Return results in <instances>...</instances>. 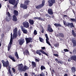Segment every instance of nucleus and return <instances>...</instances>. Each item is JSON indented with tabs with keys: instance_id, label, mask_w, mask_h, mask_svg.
I'll return each mask as SVG.
<instances>
[{
	"instance_id": "1",
	"label": "nucleus",
	"mask_w": 76,
	"mask_h": 76,
	"mask_svg": "<svg viewBox=\"0 0 76 76\" xmlns=\"http://www.w3.org/2000/svg\"><path fill=\"white\" fill-rule=\"evenodd\" d=\"M40 52H41V53H42V54H45V55H46V56H48V55L47 54V53H46L44 51L42 50H38L36 51V53L37 54H39V56H41V53Z\"/></svg>"
},
{
	"instance_id": "2",
	"label": "nucleus",
	"mask_w": 76,
	"mask_h": 76,
	"mask_svg": "<svg viewBox=\"0 0 76 76\" xmlns=\"http://www.w3.org/2000/svg\"><path fill=\"white\" fill-rule=\"evenodd\" d=\"M12 33H11V39L10 40V42L8 46V50L9 51L10 50L11 47H12Z\"/></svg>"
},
{
	"instance_id": "3",
	"label": "nucleus",
	"mask_w": 76,
	"mask_h": 76,
	"mask_svg": "<svg viewBox=\"0 0 76 76\" xmlns=\"http://www.w3.org/2000/svg\"><path fill=\"white\" fill-rule=\"evenodd\" d=\"M2 63L3 66L4 67H7L9 65V63L8 61H7L6 62H4V60L2 61Z\"/></svg>"
},
{
	"instance_id": "4",
	"label": "nucleus",
	"mask_w": 76,
	"mask_h": 76,
	"mask_svg": "<svg viewBox=\"0 0 76 76\" xmlns=\"http://www.w3.org/2000/svg\"><path fill=\"white\" fill-rule=\"evenodd\" d=\"M45 4V1L43 0L42 1V3L41 4H40L36 7V9H39V8H41L42 7H43Z\"/></svg>"
},
{
	"instance_id": "5",
	"label": "nucleus",
	"mask_w": 76,
	"mask_h": 76,
	"mask_svg": "<svg viewBox=\"0 0 76 76\" xmlns=\"http://www.w3.org/2000/svg\"><path fill=\"white\" fill-rule=\"evenodd\" d=\"M55 2H56V1L55 0H50L48 1L49 3V6L50 7L52 6L53 4L55 3Z\"/></svg>"
},
{
	"instance_id": "6",
	"label": "nucleus",
	"mask_w": 76,
	"mask_h": 76,
	"mask_svg": "<svg viewBox=\"0 0 76 76\" xmlns=\"http://www.w3.org/2000/svg\"><path fill=\"white\" fill-rule=\"evenodd\" d=\"M17 28H15L14 30L13 35V38H16L17 37Z\"/></svg>"
},
{
	"instance_id": "7",
	"label": "nucleus",
	"mask_w": 76,
	"mask_h": 76,
	"mask_svg": "<svg viewBox=\"0 0 76 76\" xmlns=\"http://www.w3.org/2000/svg\"><path fill=\"white\" fill-rule=\"evenodd\" d=\"M23 26L25 28H29V23L28 21L24 22L23 23Z\"/></svg>"
},
{
	"instance_id": "8",
	"label": "nucleus",
	"mask_w": 76,
	"mask_h": 76,
	"mask_svg": "<svg viewBox=\"0 0 76 76\" xmlns=\"http://www.w3.org/2000/svg\"><path fill=\"white\" fill-rule=\"evenodd\" d=\"M19 44L20 45H22V44L25 42V40L23 38H21L19 40Z\"/></svg>"
},
{
	"instance_id": "9",
	"label": "nucleus",
	"mask_w": 76,
	"mask_h": 76,
	"mask_svg": "<svg viewBox=\"0 0 76 76\" xmlns=\"http://www.w3.org/2000/svg\"><path fill=\"white\" fill-rule=\"evenodd\" d=\"M5 1H7L8 0H4ZM10 4L14 5L16 2V0H8Z\"/></svg>"
},
{
	"instance_id": "10",
	"label": "nucleus",
	"mask_w": 76,
	"mask_h": 76,
	"mask_svg": "<svg viewBox=\"0 0 76 76\" xmlns=\"http://www.w3.org/2000/svg\"><path fill=\"white\" fill-rule=\"evenodd\" d=\"M26 42L27 44L29 43V42H32V39L31 38H26Z\"/></svg>"
},
{
	"instance_id": "11",
	"label": "nucleus",
	"mask_w": 76,
	"mask_h": 76,
	"mask_svg": "<svg viewBox=\"0 0 76 76\" xmlns=\"http://www.w3.org/2000/svg\"><path fill=\"white\" fill-rule=\"evenodd\" d=\"M18 66L19 69H20V70L22 72L23 69V64H19Z\"/></svg>"
},
{
	"instance_id": "12",
	"label": "nucleus",
	"mask_w": 76,
	"mask_h": 76,
	"mask_svg": "<svg viewBox=\"0 0 76 76\" xmlns=\"http://www.w3.org/2000/svg\"><path fill=\"white\" fill-rule=\"evenodd\" d=\"M48 31L49 32H53V30L52 28H51V25H48Z\"/></svg>"
},
{
	"instance_id": "13",
	"label": "nucleus",
	"mask_w": 76,
	"mask_h": 76,
	"mask_svg": "<svg viewBox=\"0 0 76 76\" xmlns=\"http://www.w3.org/2000/svg\"><path fill=\"white\" fill-rule=\"evenodd\" d=\"M20 7H22L24 9H27L28 7L26 5H25V4H21L20 5Z\"/></svg>"
},
{
	"instance_id": "14",
	"label": "nucleus",
	"mask_w": 76,
	"mask_h": 76,
	"mask_svg": "<svg viewBox=\"0 0 76 76\" xmlns=\"http://www.w3.org/2000/svg\"><path fill=\"white\" fill-rule=\"evenodd\" d=\"M68 26L70 27V28L74 27V26H73V24L72 23H69L68 24Z\"/></svg>"
},
{
	"instance_id": "15",
	"label": "nucleus",
	"mask_w": 76,
	"mask_h": 76,
	"mask_svg": "<svg viewBox=\"0 0 76 76\" xmlns=\"http://www.w3.org/2000/svg\"><path fill=\"white\" fill-rule=\"evenodd\" d=\"M9 58H10L11 60H12L14 62H15L16 61V60H15V58L14 57H12V56L11 55H9L8 56Z\"/></svg>"
},
{
	"instance_id": "16",
	"label": "nucleus",
	"mask_w": 76,
	"mask_h": 76,
	"mask_svg": "<svg viewBox=\"0 0 76 76\" xmlns=\"http://www.w3.org/2000/svg\"><path fill=\"white\" fill-rule=\"evenodd\" d=\"M21 29L22 30V31L23 32V33H24V34H26L27 33H28V31H27V30H26L25 28H22Z\"/></svg>"
},
{
	"instance_id": "17",
	"label": "nucleus",
	"mask_w": 76,
	"mask_h": 76,
	"mask_svg": "<svg viewBox=\"0 0 76 76\" xmlns=\"http://www.w3.org/2000/svg\"><path fill=\"white\" fill-rule=\"evenodd\" d=\"M71 59L72 60H74L75 61H76V56H72L71 57Z\"/></svg>"
},
{
	"instance_id": "18",
	"label": "nucleus",
	"mask_w": 76,
	"mask_h": 76,
	"mask_svg": "<svg viewBox=\"0 0 76 76\" xmlns=\"http://www.w3.org/2000/svg\"><path fill=\"white\" fill-rule=\"evenodd\" d=\"M28 69H29V67L26 66H24V68H23L22 72L23 71L25 72L26 70H28Z\"/></svg>"
},
{
	"instance_id": "19",
	"label": "nucleus",
	"mask_w": 76,
	"mask_h": 76,
	"mask_svg": "<svg viewBox=\"0 0 76 76\" xmlns=\"http://www.w3.org/2000/svg\"><path fill=\"white\" fill-rule=\"evenodd\" d=\"M48 13L50 15H53V11L51 9H49L48 10Z\"/></svg>"
},
{
	"instance_id": "20",
	"label": "nucleus",
	"mask_w": 76,
	"mask_h": 76,
	"mask_svg": "<svg viewBox=\"0 0 76 76\" xmlns=\"http://www.w3.org/2000/svg\"><path fill=\"white\" fill-rule=\"evenodd\" d=\"M12 18V20L13 21H14L15 22L17 21V18L16 17V16H15V15H14L13 16Z\"/></svg>"
},
{
	"instance_id": "21",
	"label": "nucleus",
	"mask_w": 76,
	"mask_h": 76,
	"mask_svg": "<svg viewBox=\"0 0 76 76\" xmlns=\"http://www.w3.org/2000/svg\"><path fill=\"white\" fill-rule=\"evenodd\" d=\"M29 22L31 25H33L34 23V20L31 19H30L29 21Z\"/></svg>"
},
{
	"instance_id": "22",
	"label": "nucleus",
	"mask_w": 76,
	"mask_h": 76,
	"mask_svg": "<svg viewBox=\"0 0 76 76\" xmlns=\"http://www.w3.org/2000/svg\"><path fill=\"white\" fill-rule=\"evenodd\" d=\"M14 15H16V16H18V11L16 10H14Z\"/></svg>"
},
{
	"instance_id": "23",
	"label": "nucleus",
	"mask_w": 76,
	"mask_h": 76,
	"mask_svg": "<svg viewBox=\"0 0 76 76\" xmlns=\"http://www.w3.org/2000/svg\"><path fill=\"white\" fill-rule=\"evenodd\" d=\"M11 19H12V18H10L8 17H6V20L7 22H9Z\"/></svg>"
},
{
	"instance_id": "24",
	"label": "nucleus",
	"mask_w": 76,
	"mask_h": 76,
	"mask_svg": "<svg viewBox=\"0 0 76 76\" xmlns=\"http://www.w3.org/2000/svg\"><path fill=\"white\" fill-rule=\"evenodd\" d=\"M72 42L73 43V47H75L76 46V40H72Z\"/></svg>"
},
{
	"instance_id": "25",
	"label": "nucleus",
	"mask_w": 76,
	"mask_h": 76,
	"mask_svg": "<svg viewBox=\"0 0 76 76\" xmlns=\"http://www.w3.org/2000/svg\"><path fill=\"white\" fill-rule=\"evenodd\" d=\"M34 19H39V20H42V18H41L38 17H34Z\"/></svg>"
},
{
	"instance_id": "26",
	"label": "nucleus",
	"mask_w": 76,
	"mask_h": 76,
	"mask_svg": "<svg viewBox=\"0 0 76 76\" xmlns=\"http://www.w3.org/2000/svg\"><path fill=\"white\" fill-rule=\"evenodd\" d=\"M31 63L32 64V66L33 67H35L36 66V64L35 62L34 61L32 62Z\"/></svg>"
},
{
	"instance_id": "27",
	"label": "nucleus",
	"mask_w": 76,
	"mask_h": 76,
	"mask_svg": "<svg viewBox=\"0 0 76 76\" xmlns=\"http://www.w3.org/2000/svg\"><path fill=\"white\" fill-rule=\"evenodd\" d=\"M70 21L72 22H75L76 23V19L74 18H70Z\"/></svg>"
},
{
	"instance_id": "28",
	"label": "nucleus",
	"mask_w": 76,
	"mask_h": 76,
	"mask_svg": "<svg viewBox=\"0 0 76 76\" xmlns=\"http://www.w3.org/2000/svg\"><path fill=\"white\" fill-rule=\"evenodd\" d=\"M15 55L17 58L18 59V58H19V56H18V52H17L15 53Z\"/></svg>"
},
{
	"instance_id": "29",
	"label": "nucleus",
	"mask_w": 76,
	"mask_h": 76,
	"mask_svg": "<svg viewBox=\"0 0 76 76\" xmlns=\"http://www.w3.org/2000/svg\"><path fill=\"white\" fill-rule=\"evenodd\" d=\"M71 70L73 72H75V71H76V68H75V67H72L71 69Z\"/></svg>"
},
{
	"instance_id": "30",
	"label": "nucleus",
	"mask_w": 76,
	"mask_h": 76,
	"mask_svg": "<svg viewBox=\"0 0 76 76\" xmlns=\"http://www.w3.org/2000/svg\"><path fill=\"white\" fill-rule=\"evenodd\" d=\"M29 2V1H28V0H26L24 2V4H26V5H28V4Z\"/></svg>"
},
{
	"instance_id": "31",
	"label": "nucleus",
	"mask_w": 76,
	"mask_h": 76,
	"mask_svg": "<svg viewBox=\"0 0 76 76\" xmlns=\"http://www.w3.org/2000/svg\"><path fill=\"white\" fill-rule=\"evenodd\" d=\"M46 43L47 44H48L49 45H51L50 44V43L49 42V41H48V40H49V39H46Z\"/></svg>"
},
{
	"instance_id": "32",
	"label": "nucleus",
	"mask_w": 76,
	"mask_h": 76,
	"mask_svg": "<svg viewBox=\"0 0 76 76\" xmlns=\"http://www.w3.org/2000/svg\"><path fill=\"white\" fill-rule=\"evenodd\" d=\"M54 25L55 26H61V25L58 23H55L54 24Z\"/></svg>"
},
{
	"instance_id": "33",
	"label": "nucleus",
	"mask_w": 76,
	"mask_h": 76,
	"mask_svg": "<svg viewBox=\"0 0 76 76\" xmlns=\"http://www.w3.org/2000/svg\"><path fill=\"white\" fill-rule=\"evenodd\" d=\"M10 66L9 67V72L10 73V74L11 75V76H13V75H12V74L11 73V70H10Z\"/></svg>"
},
{
	"instance_id": "34",
	"label": "nucleus",
	"mask_w": 76,
	"mask_h": 76,
	"mask_svg": "<svg viewBox=\"0 0 76 76\" xmlns=\"http://www.w3.org/2000/svg\"><path fill=\"white\" fill-rule=\"evenodd\" d=\"M59 36H60V37H62V38L64 37V35L62 33H60L59 34Z\"/></svg>"
},
{
	"instance_id": "35",
	"label": "nucleus",
	"mask_w": 76,
	"mask_h": 76,
	"mask_svg": "<svg viewBox=\"0 0 76 76\" xmlns=\"http://www.w3.org/2000/svg\"><path fill=\"white\" fill-rule=\"evenodd\" d=\"M41 70H44V69H45V67H44V66H42L41 67Z\"/></svg>"
},
{
	"instance_id": "36",
	"label": "nucleus",
	"mask_w": 76,
	"mask_h": 76,
	"mask_svg": "<svg viewBox=\"0 0 76 76\" xmlns=\"http://www.w3.org/2000/svg\"><path fill=\"white\" fill-rule=\"evenodd\" d=\"M39 41L40 42H43L44 41V39H43L42 38L39 37Z\"/></svg>"
},
{
	"instance_id": "37",
	"label": "nucleus",
	"mask_w": 76,
	"mask_h": 76,
	"mask_svg": "<svg viewBox=\"0 0 76 76\" xmlns=\"http://www.w3.org/2000/svg\"><path fill=\"white\" fill-rule=\"evenodd\" d=\"M72 34H73V35H74V37H76V34H75V32H74V31H73V30L72 31Z\"/></svg>"
},
{
	"instance_id": "38",
	"label": "nucleus",
	"mask_w": 76,
	"mask_h": 76,
	"mask_svg": "<svg viewBox=\"0 0 76 76\" xmlns=\"http://www.w3.org/2000/svg\"><path fill=\"white\" fill-rule=\"evenodd\" d=\"M34 34L35 35H36L37 34V31L36 30H34Z\"/></svg>"
},
{
	"instance_id": "39",
	"label": "nucleus",
	"mask_w": 76,
	"mask_h": 76,
	"mask_svg": "<svg viewBox=\"0 0 76 76\" xmlns=\"http://www.w3.org/2000/svg\"><path fill=\"white\" fill-rule=\"evenodd\" d=\"M7 15H8V17H9V18H12L11 17H10V14L9 13V12H8L7 13Z\"/></svg>"
},
{
	"instance_id": "40",
	"label": "nucleus",
	"mask_w": 76,
	"mask_h": 76,
	"mask_svg": "<svg viewBox=\"0 0 76 76\" xmlns=\"http://www.w3.org/2000/svg\"><path fill=\"white\" fill-rule=\"evenodd\" d=\"M64 51L65 52H68V51H69V50L67 49H64Z\"/></svg>"
},
{
	"instance_id": "41",
	"label": "nucleus",
	"mask_w": 76,
	"mask_h": 76,
	"mask_svg": "<svg viewBox=\"0 0 76 76\" xmlns=\"http://www.w3.org/2000/svg\"><path fill=\"white\" fill-rule=\"evenodd\" d=\"M45 37L46 38V39H48V36L47 35V34H45Z\"/></svg>"
},
{
	"instance_id": "42",
	"label": "nucleus",
	"mask_w": 76,
	"mask_h": 76,
	"mask_svg": "<svg viewBox=\"0 0 76 76\" xmlns=\"http://www.w3.org/2000/svg\"><path fill=\"white\" fill-rule=\"evenodd\" d=\"M12 70L14 72H16V70H15V69L13 68H12Z\"/></svg>"
},
{
	"instance_id": "43",
	"label": "nucleus",
	"mask_w": 76,
	"mask_h": 76,
	"mask_svg": "<svg viewBox=\"0 0 76 76\" xmlns=\"http://www.w3.org/2000/svg\"><path fill=\"white\" fill-rule=\"evenodd\" d=\"M40 76H45V75H44V74L43 73H42L41 74H40Z\"/></svg>"
},
{
	"instance_id": "44",
	"label": "nucleus",
	"mask_w": 76,
	"mask_h": 76,
	"mask_svg": "<svg viewBox=\"0 0 76 76\" xmlns=\"http://www.w3.org/2000/svg\"><path fill=\"white\" fill-rule=\"evenodd\" d=\"M55 47H58V44H56L54 45Z\"/></svg>"
},
{
	"instance_id": "45",
	"label": "nucleus",
	"mask_w": 76,
	"mask_h": 76,
	"mask_svg": "<svg viewBox=\"0 0 76 76\" xmlns=\"http://www.w3.org/2000/svg\"><path fill=\"white\" fill-rule=\"evenodd\" d=\"M35 61H37V62H39V59H35Z\"/></svg>"
},
{
	"instance_id": "46",
	"label": "nucleus",
	"mask_w": 76,
	"mask_h": 76,
	"mask_svg": "<svg viewBox=\"0 0 76 76\" xmlns=\"http://www.w3.org/2000/svg\"><path fill=\"white\" fill-rule=\"evenodd\" d=\"M63 22L64 25H66V22L65 21H63Z\"/></svg>"
},
{
	"instance_id": "47",
	"label": "nucleus",
	"mask_w": 76,
	"mask_h": 76,
	"mask_svg": "<svg viewBox=\"0 0 76 76\" xmlns=\"http://www.w3.org/2000/svg\"><path fill=\"white\" fill-rule=\"evenodd\" d=\"M18 3H19V0H17L16 1V4L17 5L18 4Z\"/></svg>"
},
{
	"instance_id": "48",
	"label": "nucleus",
	"mask_w": 76,
	"mask_h": 76,
	"mask_svg": "<svg viewBox=\"0 0 76 76\" xmlns=\"http://www.w3.org/2000/svg\"><path fill=\"white\" fill-rule=\"evenodd\" d=\"M54 56H56V57H58V56L57 54H54Z\"/></svg>"
},
{
	"instance_id": "49",
	"label": "nucleus",
	"mask_w": 76,
	"mask_h": 76,
	"mask_svg": "<svg viewBox=\"0 0 76 76\" xmlns=\"http://www.w3.org/2000/svg\"><path fill=\"white\" fill-rule=\"evenodd\" d=\"M26 53H27V54H29V51H28V50H26Z\"/></svg>"
},
{
	"instance_id": "50",
	"label": "nucleus",
	"mask_w": 76,
	"mask_h": 76,
	"mask_svg": "<svg viewBox=\"0 0 76 76\" xmlns=\"http://www.w3.org/2000/svg\"><path fill=\"white\" fill-rule=\"evenodd\" d=\"M24 76H28V74H27V73H25L24 74Z\"/></svg>"
},
{
	"instance_id": "51",
	"label": "nucleus",
	"mask_w": 76,
	"mask_h": 76,
	"mask_svg": "<svg viewBox=\"0 0 76 76\" xmlns=\"http://www.w3.org/2000/svg\"><path fill=\"white\" fill-rule=\"evenodd\" d=\"M41 48H42V50H45V47H42Z\"/></svg>"
},
{
	"instance_id": "52",
	"label": "nucleus",
	"mask_w": 76,
	"mask_h": 76,
	"mask_svg": "<svg viewBox=\"0 0 76 76\" xmlns=\"http://www.w3.org/2000/svg\"><path fill=\"white\" fill-rule=\"evenodd\" d=\"M58 63L60 64H62L63 63V62L61 61H58Z\"/></svg>"
},
{
	"instance_id": "53",
	"label": "nucleus",
	"mask_w": 76,
	"mask_h": 76,
	"mask_svg": "<svg viewBox=\"0 0 76 76\" xmlns=\"http://www.w3.org/2000/svg\"><path fill=\"white\" fill-rule=\"evenodd\" d=\"M55 60L57 62V63H58V59H56Z\"/></svg>"
},
{
	"instance_id": "54",
	"label": "nucleus",
	"mask_w": 76,
	"mask_h": 76,
	"mask_svg": "<svg viewBox=\"0 0 76 76\" xmlns=\"http://www.w3.org/2000/svg\"><path fill=\"white\" fill-rule=\"evenodd\" d=\"M66 17H67V16L66 15H64V17L66 18Z\"/></svg>"
},
{
	"instance_id": "55",
	"label": "nucleus",
	"mask_w": 76,
	"mask_h": 76,
	"mask_svg": "<svg viewBox=\"0 0 76 76\" xmlns=\"http://www.w3.org/2000/svg\"><path fill=\"white\" fill-rule=\"evenodd\" d=\"M1 64L0 63V69H1Z\"/></svg>"
},
{
	"instance_id": "56",
	"label": "nucleus",
	"mask_w": 76,
	"mask_h": 76,
	"mask_svg": "<svg viewBox=\"0 0 76 76\" xmlns=\"http://www.w3.org/2000/svg\"><path fill=\"white\" fill-rule=\"evenodd\" d=\"M44 29H42V33H44Z\"/></svg>"
},
{
	"instance_id": "57",
	"label": "nucleus",
	"mask_w": 76,
	"mask_h": 76,
	"mask_svg": "<svg viewBox=\"0 0 76 76\" xmlns=\"http://www.w3.org/2000/svg\"><path fill=\"white\" fill-rule=\"evenodd\" d=\"M18 35H19L20 36V35H21V34H20V32H19V33H18Z\"/></svg>"
},
{
	"instance_id": "58",
	"label": "nucleus",
	"mask_w": 76,
	"mask_h": 76,
	"mask_svg": "<svg viewBox=\"0 0 76 76\" xmlns=\"http://www.w3.org/2000/svg\"><path fill=\"white\" fill-rule=\"evenodd\" d=\"M29 47H30V48H31V47H32L31 46H32V45H29Z\"/></svg>"
},
{
	"instance_id": "59",
	"label": "nucleus",
	"mask_w": 76,
	"mask_h": 76,
	"mask_svg": "<svg viewBox=\"0 0 76 76\" xmlns=\"http://www.w3.org/2000/svg\"><path fill=\"white\" fill-rule=\"evenodd\" d=\"M32 74H33V75H35V73L34 72H33Z\"/></svg>"
},
{
	"instance_id": "60",
	"label": "nucleus",
	"mask_w": 76,
	"mask_h": 76,
	"mask_svg": "<svg viewBox=\"0 0 76 76\" xmlns=\"http://www.w3.org/2000/svg\"><path fill=\"white\" fill-rule=\"evenodd\" d=\"M1 4H0V9L1 8Z\"/></svg>"
},
{
	"instance_id": "61",
	"label": "nucleus",
	"mask_w": 76,
	"mask_h": 76,
	"mask_svg": "<svg viewBox=\"0 0 76 76\" xmlns=\"http://www.w3.org/2000/svg\"><path fill=\"white\" fill-rule=\"evenodd\" d=\"M64 76H67V74H65L64 75Z\"/></svg>"
},
{
	"instance_id": "62",
	"label": "nucleus",
	"mask_w": 76,
	"mask_h": 76,
	"mask_svg": "<svg viewBox=\"0 0 76 76\" xmlns=\"http://www.w3.org/2000/svg\"><path fill=\"white\" fill-rule=\"evenodd\" d=\"M75 51H76V50H73V52H75Z\"/></svg>"
},
{
	"instance_id": "63",
	"label": "nucleus",
	"mask_w": 76,
	"mask_h": 76,
	"mask_svg": "<svg viewBox=\"0 0 76 76\" xmlns=\"http://www.w3.org/2000/svg\"><path fill=\"white\" fill-rule=\"evenodd\" d=\"M1 43H0V47H1Z\"/></svg>"
},
{
	"instance_id": "64",
	"label": "nucleus",
	"mask_w": 76,
	"mask_h": 76,
	"mask_svg": "<svg viewBox=\"0 0 76 76\" xmlns=\"http://www.w3.org/2000/svg\"><path fill=\"white\" fill-rule=\"evenodd\" d=\"M52 72H53V73H54V70H52Z\"/></svg>"
}]
</instances>
